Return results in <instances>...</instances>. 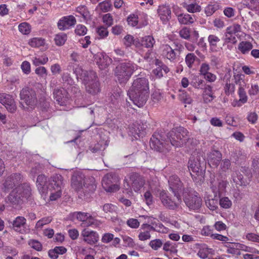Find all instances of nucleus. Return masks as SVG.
I'll return each instance as SVG.
<instances>
[{"label":"nucleus","mask_w":259,"mask_h":259,"mask_svg":"<svg viewBox=\"0 0 259 259\" xmlns=\"http://www.w3.org/2000/svg\"><path fill=\"white\" fill-rule=\"evenodd\" d=\"M218 6L215 4H209L205 8V13L207 16L212 15L218 9Z\"/></svg>","instance_id":"nucleus-48"},{"label":"nucleus","mask_w":259,"mask_h":259,"mask_svg":"<svg viewBox=\"0 0 259 259\" xmlns=\"http://www.w3.org/2000/svg\"><path fill=\"white\" fill-rule=\"evenodd\" d=\"M66 92L64 90L57 89L54 92V97L60 105H63L67 101Z\"/></svg>","instance_id":"nucleus-31"},{"label":"nucleus","mask_w":259,"mask_h":259,"mask_svg":"<svg viewBox=\"0 0 259 259\" xmlns=\"http://www.w3.org/2000/svg\"><path fill=\"white\" fill-rule=\"evenodd\" d=\"M229 244V246H227V248L226 250V252L232 254H239L240 252L239 250H238V248H237L235 245H234L235 243H231L232 246H231L230 243H228Z\"/></svg>","instance_id":"nucleus-56"},{"label":"nucleus","mask_w":259,"mask_h":259,"mask_svg":"<svg viewBox=\"0 0 259 259\" xmlns=\"http://www.w3.org/2000/svg\"><path fill=\"white\" fill-rule=\"evenodd\" d=\"M67 35L65 33H60L55 35L54 40L57 46H63L67 40Z\"/></svg>","instance_id":"nucleus-42"},{"label":"nucleus","mask_w":259,"mask_h":259,"mask_svg":"<svg viewBox=\"0 0 259 259\" xmlns=\"http://www.w3.org/2000/svg\"><path fill=\"white\" fill-rule=\"evenodd\" d=\"M174 45L175 46L173 48L168 45H163L161 47L162 57L172 63L178 61L183 49V47L181 44L174 43Z\"/></svg>","instance_id":"nucleus-10"},{"label":"nucleus","mask_w":259,"mask_h":259,"mask_svg":"<svg viewBox=\"0 0 259 259\" xmlns=\"http://www.w3.org/2000/svg\"><path fill=\"white\" fill-rule=\"evenodd\" d=\"M210 188L214 195H215V197H217L218 194L220 195L224 193L226 191V188L228 184V182L227 180L222 178L215 179L214 175L212 176V177H210Z\"/></svg>","instance_id":"nucleus-15"},{"label":"nucleus","mask_w":259,"mask_h":259,"mask_svg":"<svg viewBox=\"0 0 259 259\" xmlns=\"http://www.w3.org/2000/svg\"><path fill=\"white\" fill-rule=\"evenodd\" d=\"M119 179L116 174L108 173L102 179V186L107 192H116L119 189Z\"/></svg>","instance_id":"nucleus-14"},{"label":"nucleus","mask_w":259,"mask_h":259,"mask_svg":"<svg viewBox=\"0 0 259 259\" xmlns=\"http://www.w3.org/2000/svg\"><path fill=\"white\" fill-rule=\"evenodd\" d=\"M26 220L24 217L18 216L12 223V228L16 232L23 233L25 231Z\"/></svg>","instance_id":"nucleus-27"},{"label":"nucleus","mask_w":259,"mask_h":259,"mask_svg":"<svg viewBox=\"0 0 259 259\" xmlns=\"http://www.w3.org/2000/svg\"><path fill=\"white\" fill-rule=\"evenodd\" d=\"M178 20L181 24L190 25L196 21V17L194 15H190L187 13L181 14L178 16Z\"/></svg>","instance_id":"nucleus-30"},{"label":"nucleus","mask_w":259,"mask_h":259,"mask_svg":"<svg viewBox=\"0 0 259 259\" xmlns=\"http://www.w3.org/2000/svg\"><path fill=\"white\" fill-rule=\"evenodd\" d=\"M198 59L197 56L193 53L186 55L185 59V63L189 68H192L195 61Z\"/></svg>","instance_id":"nucleus-40"},{"label":"nucleus","mask_w":259,"mask_h":259,"mask_svg":"<svg viewBox=\"0 0 259 259\" xmlns=\"http://www.w3.org/2000/svg\"><path fill=\"white\" fill-rule=\"evenodd\" d=\"M234 77L235 82L239 85L238 93L239 99L234 101L232 105L233 107H240L247 101L248 98L245 91L246 83L244 79V76L242 74L235 75Z\"/></svg>","instance_id":"nucleus-11"},{"label":"nucleus","mask_w":259,"mask_h":259,"mask_svg":"<svg viewBox=\"0 0 259 259\" xmlns=\"http://www.w3.org/2000/svg\"><path fill=\"white\" fill-rule=\"evenodd\" d=\"M247 119L251 124H255L258 119V115L255 111L249 112L247 114Z\"/></svg>","instance_id":"nucleus-52"},{"label":"nucleus","mask_w":259,"mask_h":259,"mask_svg":"<svg viewBox=\"0 0 259 259\" xmlns=\"http://www.w3.org/2000/svg\"><path fill=\"white\" fill-rule=\"evenodd\" d=\"M179 95V100L184 104H190L192 102V99L190 96L185 91H180Z\"/></svg>","instance_id":"nucleus-41"},{"label":"nucleus","mask_w":259,"mask_h":259,"mask_svg":"<svg viewBox=\"0 0 259 259\" xmlns=\"http://www.w3.org/2000/svg\"><path fill=\"white\" fill-rule=\"evenodd\" d=\"M128 94L135 105L139 107H143L146 103L149 95L148 79L145 77L135 79Z\"/></svg>","instance_id":"nucleus-1"},{"label":"nucleus","mask_w":259,"mask_h":259,"mask_svg":"<svg viewBox=\"0 0 259 259\" xmlns=\"http://www.w3.org/2000/svg\"><path fill=\"white\" fill-rule=\"evenodd\" d=\"M71 186L77 191H82L84 193L93 192L96 189L94 178H86L81 171L73 172L71 177Z\"/></svg>","instance_id":"nucleus-2"},{"label":"nucleus","mask_w":259,"mask_h":259,"mask_svg":"<svg viewBox=\"0 0 259 259\" xmlns=\"http://www.w3.org/2000/svg\"><path fill=\"white\" fill-rule=\"evenodd\" d=\"M222 153L218 150H211L207 155L208 163L217 167L222 159Z\"/></svg>","instance_id":"nucleus-26"},{"label":"nucleus","mask_w":259,"mask_h":259,"mask_svg":"<svg viewBox=\"0 0 259 259\" xmlns=\"http://www.w3.org/2000/svg\"><path fill=\"white\" fill-rule=\"evenodd\" d=\"M139 240L141 241H145L149 239L151 237V235L148 230H144L141 231L138 236Z\"/></svg>","instance_id":"nucleus-61"},{"label":"nucleus","mask_w":259,"mask_h":259,"mask_svg":"<svg viewBox=\"0 0 259 259\" xmlns=\"http://www.w3.org/2000/svg\"><path fill=\"white\" fill-rule=\"evenodd\" d=\"M204 82V80L199 79L198 77H196L194 80L191 82V84L195 89H203L202 88V85Z\"/></svg>","instance_id":"nucleus-60"},{"label":"nucleus","mask_w":259,"mask_h":259,"mask_svg":"<svg viewBox=\"0 0 259 259\" xmlns=\"http://www.w3.org/2000/svg\"><path fill=\"white\" fill-rule=\"evenodd\" d=\"M130 179L131 186H130L127 182H124V187L127 190L130 188L131 189L132 188L135 192H138L143 187L145 184L144 178L137 173L132 174Z\"/></svg>","instance_id":"nucleus-16"},{"label":"nucleus","mask_w":259,"mask_h":259,"mask_svg":"<svg viewBox=\"0 0 259 259\" xmlns=\"http://www.w3.org/2000/svg\"><path fill=\"white\" fill-rule=\"evenodd\" d=\"M75 33L77 35H84L87 32V27L82 24L77 25L75 29Z\"/></svg>","instance_id":"nucleus-51"},{"label":"nucleus","mask_w":259,"mask_h":259,"mask_svg":"<svg viewBox=\"0 0 259 259\" xmlns=\"http://www.w3.org/2000/svg\"><path fill=\"white\" fill-rule=\"evenodd\" d=\"M231 75L230 73L226 74L224 77V79H226V83L224 87V90L225 94L227 96L232 95L235 92V85L230 82Z\"/></svg>","instance_id":"nucleus-33"},{"label":"nucleus","mask_w":259,"mask_h":259,"mask_svg":"<svg viewBox=\"0 0 259 259\" xmlns=\"http://www.w3.org/2000/svg\"><path fill=\"white\" fill-rule=\"evenodd\" d=\"M166 137L169 140L170 144L176 147L183 146L189 139L188 131L181 126L169 132Z\"/></svg>","instance_id":"nucleus-7"},{"label":"nucleus","mask_w":259,"mask_h":259,"mask_svg":"<svg viewBox=\"0 0 259 259\" xmlns=\"http://www.w3.org/2000/svg\"><path fill=\"white\" fill-rule=\"evenodd\" d=\"M216 197L215 196L211 198L208 196L205 197V204L211 210H215L218 208V200Z\"/></svg>","instance_id":"nucleus-34"},{"label":"nucleus","mask_w":259,"mask_h":259,"mask_svg":"<svg viewBox=\"0 0 259 259\" xmlns=\"http://www.w3.org/2000/svg\"><path fill=\"white\" fill-rule=\"evenodd\" d=\"M183 200L186 205L192 210L199 209L202 205V199L196 191L190 188L183 190Z\"/></svg>","instance_id":"nucleus-9"},{"label":"nucleus","mask_w":259,"mask_h":259,"mask_svg":"<svg viewBox=\"0 0 259 259\" xmlns=\"http://www.w3.org/2000/svg\"><path fill=\"white\" fill-rule=\"evenodd\" d=\"M252 47L253 45L250 42L242 41L239 44L238 49L243 54H246L248 53Z\"/></svg>","instance_id":"nucleus-35"},{"label":"nucleus","mask_w":259,"mask_h":259,"mask_svg":"<svg viewBox=\"0 0 259 259\" xmlns=\"http://www.w3.org/2000/svg\"><path fill=\"white\" fill-rule=\"evenodd\" d=\"M168 184L170 190L172 193L180 194L183 192V184L179 178L176 175H172L168 180Z\"/></svg>","instance_id":"nucleus-22"},{"label":"nucleus","mask_w":259,"mask_h":259,"mask_svg":"<svg viewBox=\"0 0 259 259\" xmlns=\"http://www.w3.org/2000/svg\"><path fill=\"white\" fill-rule=\"evenodd\" d=\"M23 181L22 176L20 174H13L8 177L3 184L5 191H9L14 187H22L24 184L21 185Z\"/></svg>","instance_id":"nucleus-17"},{"label":"nucleus","mask_w":259,"mask_h":259,"mask_svg":"<svg viewBox=\"0 0 259 259\" xmlns=\"http://www.w3.org/2000/svg\"><path fill=\"white\" fill-rule=\"evenodd\" d=\"M246 238L250 241L259 243V235L255 233H247L246 235Z\"/></svg>","instance_id":"nucleus-64"},{"label":"nucleus","mask_w":259,"mask_h":259,"mask_svg":"<svg viewBox=\"0 0 259 259\" xmlns=\"http://www.w3.org/2000/svg\"><path fill=\"white\" fill-rule=\"evenodd\" d=\"M137 68L138 66L131 61L119 63L114 70L116 80L120 84L126 83Z\"/></svg>","instance_id":"nucleus-5"},{"label":"nucleus","mask_w":259,"mask_h":259,"mask_svg":"<svg viewBox=\"0 0 259 259\" xmlns=\"http://www.w3.org/2000/svg\"><path fill=\"white\" fill-rule=\"evenodd\" d=\"M35 73L39 76L46 78L47 75V70L45 67L40 66L35 69Z\"/></svg>","instance_id":"nucleus-57"},{"label":"nucleus","mask_w":259,"mask_h":259,"mask_svg":"<svg viewBox=\"0 0 259 259\" xmlns=\"http://www.w3.org/2000/svg\"><path fill=\"white\" fill-rule=\"evenodd\" d=\"M224 40L225 43H232L233 44H236L237 41L235 35L230 34L227 32L225 33Z\"/></svg>","instance_id":"nucleus-53"},{"label":"nucleus","mask_w":259,"mask_h":259,"mask_svg":"<svg viewBox=\"0 0 259 259\" xmlns=\"http://www.w3.org/2000/svg\"><path fill=\"white\" fill-rule=\"evenodd\" d=\"M162 242L160 239H156L151 240L149 243L150 246L154 250H158L162 245Z\"/></svg>","instance_id":"nucleus-55"},{"label":"nucleus","mask_w":259,"mask_h":259,"mask_svg":"<svg viewBox=\"0 0 259 259\" xmlns=\"http://www.w3.org/2000/svg\"><path fill=\"white\" fill-rule=\"evenodd\" d=\"M183 7L189 13L199 12L201 10V6L195 0H189L183 4Z\"/></svg>","instance_id":"nucleus-29"},{"label":"nucleus","mask_w":259,"mask_h":259,"mask_svg":"<svg viewBox=\"0 0 259 259\" xmlns=\"http://www.w3.org/2000/svg\"><path fill=\"white\" fill-rule=\"evenodd\" d=\"M150 145L152 149L160 152H168L172 146L165 135L159 132L153 134L150 139Z\"/></svg>","instance_id":"nucleus-8"},{"label":"nucleus","mask_w":259,"mask_h":259,"mask_svg":"<svg viewBox=\"0 0 259 259\" xmlns=\"http://www.w3.org/2000/svg\"><path fill=\"white\" fill-rule=\"evenodd\" d=\"M31 189L29 185L24 184V186L15 188L6 199L7 203L16 206L21 204L23 198L28 199L31 195Z\"/></svg>","instance_id":"nucleus-6"},{"label":"nucleus","mask_w":259,"mask_h":259,"mask_svg":"<svg viewBox=\"0 0 259 259\" xmlns=\"http://www.w3.org/2000/svg\"><path fill=\"white\" fill-rule=\"evenodd\" d=\"M0 103L9 112L14 113L16 111L17 106L12 96L6 93H0Z\"/></svg>","instance_id":"nucleus-19"},{"label":"nucleus","mask_w":259,"mask_h":259,"mask_svg":"<svg viewBox=\"0 0 259 259\" xmlns=\"http://www.w3.org/2000/svg\"><path fill=\"white\" fill-rule=\"evenodd\" d=\"M202 90V96L204 103H208L211 102L215 97L213 95L212 87L210 85L205 84Z\"/></svg>","instance_id":"nucleus-28"},{"label":"nucleus","mask_w":259,"mask_h":259,"mask_svg":"<svg viewBox=\"0 0 259 259\" xmlns=\"http://www.w3.org/2000/svg\"><path fill=\"white\" fill-rule=\"evenodd\" d=\"M219 204L221 207L225 209L230 208L232 205L231 200L227 197H224L220 198Z\"/></svg>","instance_id":"nucleus-45"},{"label":"nucleus","mask_w":259,"mask_h":259,"mask_svg":"<svg viewBox=\"0 0 259 259\" xmlns=\"http://www.w3.org/2000/svg\"><path fill=\"white\" fill-rule=\"evenodd\" d=\"M116 206L111 203H106L103 206V210L106 213H113L116 212Z\"/></svg>","instance_id":"nucleus-49"},{"label":"nucleus","mask_w":259,"mask_h":259,"mask_svg":"<svg viewBox=\"0 0 259 259\" xmlns=\"http://www.w3.org/2000/svg\"><path fill=\"white\" fill-rule=\"evenodd\" d=\"M48 57L46 55L38 57H33L32 59V63L35 66H38L40 65H45L48 62Z\"/></svg>","instance_id":"nucleus-39"},{"label":"nucleus","mask_w":259,"mask_h":259,"mask_svg":"<svg viewBox=\"0 0 259 259\" xmlns=\"http://www.w3.org/2000/svg\"><path fill=\"white\" fill-rule=\"evenodd\" d=\"M21 100H23L29 106H33L37 102L35 92L31 88H23L20 94Z\"/></svg>","instance_id":"nucleus-18"},{"label":"nucleus","mask_w":259,"mask_h":259,"mask_svg":"<svg viewBox=\"0 0 259 259\" xmlns=\"http://www.w3.org/2000/svg\"><path fill=\"white\" fill-rule=\"evenodd\" d=\"M73 215L78 221L84 223V222L90 217V214L87 212H75L74 213Z\"/></svg>","instance_id":"nucleus-47"},{"label":"nucleus","mask_w":259,"mask_h":259,"mask_svg":"<svg viewBox=\"0 0 259 259\" xmlns=\"http://www.w3.org/2000/svg\"><path fill=\"white\" fill-rule=\"evenodd\" d=\"M98 7L103 12H107L110 11L112 7V4L110 0H105L103 2L100 3Z\"/></svg>","instance_id":"nucleus-43"},{"label":"nucleus","mask_w":259,"mask_h":259,"mask_svg":"<svg viewBox=\"0 0 259 259\" xmlns=\"http://www.w3.org/2000/svg\"><path fill=\"white\" fill-rule=\"evenodd\" d=\"M147 127L148 126L146 122H135L130 127L129 135L137 139L138 138L143 137L144 135Z\"/></svg>","instance_id":"nucleus-20"},{"label":"nucleus","mask_w":259,"mask_h":259,"mask_svg":"<svg viewBox=\"0 0 259 259\" xmlns=\"http://www.w3.org/2000/svg\"><path fill=\"white\" fill-rule=\"evenodd\" d=\"M76 23V18L73 15L62 17L57 23L58 28L64 31L73 27Z\"/></svg>","instance_id":"nucleus-21"},{"label":"nucleus","mask_w":259,"mask_h":259,"mask_svg":"<svg viewBox=\"0 0 259 259\" xmlns=\"http://www.w3.org/2000/svg\"><path fill=\"white\" fill-rule=\"evenodd\" d=\"M101 223L100 221L95 219L91 215L90 217L84 222V223H81V226L84 227H97L101 225Z\"/></svg>","instance_id":"nucleus-37"},{"label":"nucleus","mask_w":259,"mask_h":259,"mask_svg":"<svg viewBox=\"0 0 259 259\" xmlns=\"http://www.w3.org/2000/svg\"><path fill=\"white\" fill-rule=\"evenodd\" d=\"M188 168L193 179L198 178L199 180L203 178L205 171V161L204 156L200 153H194L192 155L188 162Z\"/></svg>","instance_id":"nucleus-4"},{"label":"nucleus","mask_w":259,"mask_h":259,"mask_svg":"<svg viewBox=\"0 0 259 259\" xmlns=\"http://www.w3.org/2000/svg\"><path fill=\"white\" fill-rule=\"evenodd\" d=\"M62 80L64 83L67 85H72L74 83L73 79L70 77V74L68 73H64L63 74Z\"/></svg>","instance_id":"nucleus-59"},{"label":"nucleus","mask_w":259,"mask_h":259,"mask_svg":"<svg viewBox=\"0 0 259 259\" xmlns=\"http://www.w3.org/2000/svg\"><path fill=\"white\" fill-rule=\"evenodd\" d=\"M176 198H172L165 191L160 193V199L163 205L167 209L177 210L180 208L182 203L181 195L178 193H173Z\"/></svg>","instance_id":"nucleus-12"},{"label":"nucleus","mask_w":259,"mask_h":259,"mask_svg":"<svg viewBox=\"0 0 259 259\" xmlns=\"http://www.w3.org/2000/svg\"><path fill=\"white\" fill-rule=\"evenodd\" d=\"M155 42L154 38L151 35L145 36L141 40L142 45L147 48H152Z\"/></svg>","instance_id":"nucleus-38"},{"label":"nucleus","mask_w":259,"mask_h":259,"mask_svg":"<svg viewBox=\"0 0 259 259\" xmlns=\"http://www.w3.org/2000/svg\"><path fill=\"white\" fill-rule=\"evenodd\" d=\"M127 21L128 24L132 26H135L138 22V18L135 15H131L127 17Z\"/></svg>","instance_id":"nucleus-63"},{"label":"nucleus","mask_w":259,"mask_h":259,"mask_svg":"<svg viewBox=\"0 0 259 259\" xmlns=\"http://www.w3.org/2000/svg\"><path fill=\"white\" fill-rule=\"evenodd\" d=\"M179 33L181 38L189 40L190 38L191 29L187 27H184L179 31Z\"/></svg>","instance_id":"nucleus-46"},{"label":"nucleus","mask_w":259,"mask_h":259,"mask_svg":"<svg viewBox=\"0 0 259 259\" xmlns=\"http://www.w3.org/2000/svg\"><path fill=\"white\" fill-rule=\"evenodd\" d=\"M74 72L77 77L79 76L82 80L87 93L95 95L100 92V83L95 72H88L80 67H77L74 70Z\"/></svg>","instance_id":"nucleus-3"},{"label":"nucleus","mask_w":259,"mask_h":259,"mask_svg":"<svg viewBox=\"0 0 259 259\" xmlns=\"http://www.w3.org/2000/svg\"><path fill=\"white\" fill-rule=\"evenodd\" d=\"M233 182L239 186H246L248 182L243 178V175L239 171H234L232 174Z\"/></svg>","instance_id":"nucleus-32"},{"label":"nucleus","mask_w":259,"mask_h":259,"mask_svg":"<svg viewBox=\"0 0 259 259\" xmlns=\"http://www.w3.org/2000/svg\"><path fill=\"white\" fill-rule=\"evenodd\" d=\"M19 30L23 34H28L30 32V25L26 22L22 23L19 25Z\"/></svg>","instance_id":"nucleus-50"},{"label":"nucleus","mask_w":259,"mask_h":259,"mask_svg":"<svg viewBox=\"0 0 259 259\" xmlns=\"http://www.w3.org/2000/svg\"><path fill=\"white\" fill-rule=\"evenodd\" d=\"M82 240L90 245H94L99 241L98 234L94 231L87 229H83L81 233Z\"/></svg>","instance_id":"nucleus-23"},{"label":"nucleus","mask_w":259,"mask_h":259,"mask_svg":"<svg viewBox=\"0 0 259 259\" xmlns=\"http://www.w3.org/2000/svg\"><path fill=\"white\" fill-rule=\"evenodd\" d=\"M134 37L130 34L125 35L123 39V44L126 47H131L134 43Z\"/></svg>","instance_id":"nucleus-62"},{"label":"nucleus","mask_w":259,"mask_h":259,"mask_svg":"<svg viewBox=\"0 0 259 259\" xmlns=\"http://www.w3.org/2000/svg\"><path fill=\"white\" fill-rule=\"evenodd\" d=\"M37 189L41 194H46L49 191L48 178L44 175L38 176L36 182Z\"/></svg>","instance_id":"nucleus-24"},{"label":"nucleus","mask_w":259,"mask_h":259,"mask_svg":"<svg viewBox=\"0 0 259 259\" xmlns=\"http://www.w3.org/2000/svg\"><path fill=\"white\" fill-rule=\"evenodd\" d=\"M158 14L163 23H166L171 18V10L169 6L162 5L159 6Z\"/></svg>","instance_id":"nucleus-25"},{"label":"nucleus","mask_w":259,"mask_h":259,"mask_svg":"<svg viewBox=\"0 0 259 259\" xmlns=\"http://www.w3.org/2000/svg\"><path fill=\"white\" fill-rule=\"evenodd\" d=\"M207 39L210 49L212 51L215 50L217 44L220 41L219 37L215 35L210 34L208 36Z\"/></svg>","instance_id":"nucleus-36"},{"label":"nucleus","mask_w":259,"mask_h":259,"mask_svg":"<svg viewBox=\"0 0 259 259\" xmlns=\"http://www.w3.org/2000/svg\"><path fill=\"white\" fill-rule=\"evenodd\" d=\"M52 221L50 217L43 218L41 220L37 221L35 225V228H41L45 225L50 223Z\"/></svg>","instance_id":"nucleus-54"},{"label":"nucleus","mask_w":259,"mask_h":259,"mask_svg":"<svg viewBox=\"0 0 259 259\" xmlns=\"http://www.w3.org/2000/svg\"><path fill=\"white\" fill-rule=\"evenodd\" d=\"M29 44L32 47L38 48L45 44V39L40 37H34L30 39Z\"/></svg>","instance_id":"nucleus-44"},{"label":"nucleus","mask_w":259,"mask_h":259,"mask_svg":"<svg viewBox=\"0 0 259 259\" xmlns=\"http://www.w3.org/2000/svg\"><path fill=\"white\" fill-rule=\"evenodd\" d=\"M52 181L49 184L50 191V199L52 201L56 200L62 195V188L63 186V178L60 175H55L52 177Z\"/></svg>","instance_id":"nucleus-13"},{"label":"nucleus","mask_w":259,"mask_h":259,"mask_svg":"<svg viewBox=\"0 0 259 259\" xmlns=\"http://www.w3.org/2000/svg\"><path fill=\"white\" fill-rule=\"evenodd\" d=\"M210 66L208 63H203L201 64L199 69V74L201 75L204 76L206 74L209 72L210 70Z\"/></svg>","instance_id":"nucleus-58"}]
</instances>
